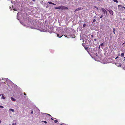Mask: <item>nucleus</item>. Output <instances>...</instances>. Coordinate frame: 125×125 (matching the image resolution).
<instances>
[{
    "label": "nucleus",
    "mask_w": 125,
    "mask_h": 125,
    "mask_svg": "<svg viewBox=\"0 0 125 125\" xmlns=\"http://www.w3.org/2000/svg\"><path fill=\"white\" fill-rule=\"evenodd\" d=\"M54 8L56 9L62 10H67L68 9V8L67 7L62 6H59L58 7H55Z\"/></svg>",
    "instance_id": "1"
},
{
    "label": "nucleus",
    "mask_w": 125,
    "mask_h": 125,
    "mask_svg": "<svg viewBox=\"0 0 125 125\" xmlns=\"http://www.w3.org/2000/svg\"><path fill=\"white\" fill-rule=\"evenodd\" d=\"M101 10L102 12L104 13V14H105V13H106V14H107V12L105 9L102 8Z\"/></svg>",
    "instance_id": "2"
},
{
    "label": "nucleus",
    "mask_w": 125,
    "mask_h": 125,
    "mask_svg": "<svg viewBox=\"0 0 125 125\" xmlns=\"http://www.w3.org/2000/svg\"><path fill=\"white\" fill-rule=\"evenodd\" d=\"M107 10L109 11L110 14L112 15H113L114 14V12L112 10H108L107 9Z\"/></svg>",
    "instance_id": "3"
},
{
    "label": "nucleus",
    "mask_w": 125,
    "mask_h": 125,
    "mask_svg": "<svg viewBox=\"0 0 125 125\" xmlns=\"http://www.w3.org/2000/svg\"><path fill=\"white\" fill-rule=\"evenodd\" d=\"M96 16H94V19L93 20V22H95L96 21Z\"/></svg>",
    "instance_id": "4"
},
{
    "label": "nucleus",
    "mask_w": 125,
    "mask_h": 125,
    "mask_svg": "<svg viewBox=\"0 0 125 125\" xmlns=\"http://www.w3.org/2000/svg\"><path fill=\"white\" fill-rule=\"evenodd\" d=\"M11 100L13 101H16V99L13 98V97H11Z\"/></svg>",
    "instance_id": "5"
},
{
    "label": "nucleus",
    "mask_w": 125,
    "mask_h": 125,
    "mask_svg": "<svg viewBox=\"0 0 125 125\" xmlns=\"http://www.w3.org/2000/svg\"><path fill=\"white\" fill-rule=\"evenodd\" d=\"M63 35H60L59 34H57V37H59V38H61L62 37V36H63Z\"/></svg>",
    "instance_id": "6"
},
{
    "label": "nucleus",
    "mask_w": 125,
    "mask_h": 125,
    "mask_svg": "<svg viewBox=\"0 0 125 125\" xmlns=\"http://www.w3.org/2000/svg\"><path fill=\"white\" fill-rule=\"evenodd\" d=\"M48 3L49 4H52V5H56L54 3H53L52 2H48Z\"/></svg>",
    "instance_id": "7"
},
{
    "label": "nucleus",
    "mask_w": 125,
    "mask_h": 125,
    "mask_svg": "<svg viewBox=\"0 0 125 125\" xmlns=\"http://www.w3.org/2000/svg\"><path fill=\"white\" fill-rule=\"evenodd\" d=\"M124 53H122L121 54V56L122 57H124Z\"/></svg>",
    "instance_id": "8"
},
{
    "label": "nucleus",
    "mask_w": 125,
    "mask_h": 125,
    "mask_svg": "<svg viewBox=\"0 0 125 125\" xmlns=\"http://www.w3.org/2000/svg\"><path fill=\"white\" fill-rule=\"evenodd\" d=\"M9 110L13 112L14 111V110L13 109L11 108L10 109H9Z\"/></svg>",
    "instance_id": "9"
},
{
    "label": "nucleus",
    "mask_w": 125,
    "mask_h": 125,
    "mask_svg": "<svg viewBox=\"0 0 125 125\" xmlns=\"http://www.w3.org/2000/svg\"><path fill=\"white\" fill-rule=\"evenodd\" d=\"M104 46L103 43H101V44H100V45L99 46V47L100 48V46Z\"/></svg>",
    "instance_id": "10"
},
{
    "label": "nucleus",
    "mask_w": 125,
    "mask_h": 125,
    "mask_svg": "<svg viewBox=\"0 0 125 125\" xmlns=\"http://www.w3.org/2000/svg\"><path fill=\"white\" fill-rule=\"evenodd\" d=\"M115 2H116V3H117L118 2V1L117 0H113Z\"/></svg>",
    "instance_id": "11"
},
{
    "label": "nucleus",
    "mask_w": 125,
    "mask_h": 125,
    "mask_svg": "<svg viewBox=\"0 0 125 125\" xmlns=\"http://www.w3.org/2000/svg\"><path fill=\"white\" fill-rule=\"evenodd\" d=\"M84 48L87 51H88V47H84Z\"/></svg>",
    "instance_id": "12"
},
{
    "label": "nucleus",
    "mask_w": 125,
    "mask_h": 125,
    "mask_svg": "<svg viewBox=\"0 0 125 125\" xmlns=\"http://www.w3.org/2000/svg\"><path fill=\"white\" fill-rule=\"evenodd\" d=\"M2 98L3 99H5V97L3 96V95H2Z\"/></svg>",
    "instance_id": "13"
},
{
    "label": "nucleus",
    "mask_w": 125,
    "mask_h": 125,
    "mask_svg": "<svg viewBox=\"0 0 125 125\" xmlns=\"http://www.w3.org/2000/svg\"><path fill=\"white\" fill-rule=\"evenodd\" d=\"M123 6H122L121 5H118V8H119V7L123 8Z\"/></svg>",
    "instance_id": "14"
},
{
    "label": "nucleus",
    "mask_w": 125,
    "mask_h": 125,
    "mask_svg": "<svg viewBox=\"0 0 125 125\" xmlns=\"http://www.w3.org/2000/svg\"><path fill=\"white\" fill-rule=\"evenodd\" d=\"M54 122L55 123H56L58 122V121L57 120H55L54 121Z\"/></svg>",
    "instance_id": "15"
},
{
    "label": "nucleus",
    "mask_w": 125,
    "mask_h": 125,
    "mask_svg": "<svg viewBox=\"0 0 125 125\" xmlns=\"http://www.w3.org/2000/svg\"><path fill=\"white\" fill-rule=\"evenodd\" d=\"M42 122H43L44 123H45V124H46L47 123V122L46 121H42Z\"/></svg>",
    "instance_id": "16"
},
{
    "label": "nucleus",
    "mask_w": 125,
    "mask_h": 125,
    "mask_svg": "<svg viewBox=\"0 0 125 125\" xmlns=\"http://www.w3.org/2000/svg\"><path fill=\"white\" fill-rule=\"evenodd\" d=\"M86 25L85 23H84L83 25V27H84Z\"/></svg>",
    "instance_id": "17"
},
{
    "label": "nucleus",
    "mask_w": 125,
    "mask_h": 125,
    "mask_svg": "<svg viewBox=\"0 0 125 125\" xmlns=\"http://www.w3.org/2000/svg\"><path fill=\"white\" fill-rule=\"evenodd\" d=\"M0 108H3V106L1 105H0Z\"/></svg>",
    "instance_id": "18"
},
{
    "label": "nucleus",
    "mask_w": 125,
    "mask_h": 125,
    "mask_svg": "<svg viewBox=\"0 0 125 125\" xmlns=\"http://www.w3.org/2000/svg\"><path fill=\"white\" fill-rule=\"evenodd\" d=\"M16 125V123H13L12 124V125Z\"/></svg>",
    "instance_id": "19"
},
{
    "label": "nucleus",
    "mask_w": 125,
    "mask_h": 125,
    "mask_svg": "<svg viewBox=\"0 0 125 125\" xmlns=\"http://www.w3.org/2000/svg\"><path fill=\"white\" fill-rule=\"evenodd\" d=\"M94 7L97 10H98V8L97 7H96L95 6H94Z\"/></svg>",
    "instance_id": "20"
},
{
    "label": "nucleus",
    "mask_w": 125,
    "mask_h": 125,
    "mask_svg": "<svg viewBox=\"0 0 125 125\" xmlns=\"http://www.w3.org/2000/svg\"><path fill=\"white\" fill-rule=\"evenodd\" d=\"M103 15H102L100 17V18H101V19L102 18H103Z\"/></svg>",
    "instance_id": "21"
},
{
    "label": "nucleus",
    "mask_w": 125,
    "mask_h": 125,
    "mask_svg": "<svg viewBox=\"0 0 125 125\" xmlns=\"http://www.w3.org/2000/svg\"><path fill=\"white\" fill-rule=\"evenodd\" d=\"M94 36V35H93L92 34L91 35V37L93 38V37Z\"/></svg>",
    "instance_id": "22"
},
{
    "label": "nucleus",
    "mask_w": 125,
    "mask_h": 125,
    "mask_svg": "<svg viewBox=\"0 0 125 125\" xmlns=\"http://www.w3.org/2000/svg\"><path fill=\"white\" fill-rule=\"evenodd\" d=\"M115 28H114L113 29V31H115Z\"/></svg>",
    "instance_id": "23"
},
{
    "label": "nucleus",
    "mask_w": 125,
    "mask_h": 125,
    "mask_svg": "<svg viewBox=\"0 0 125 125\" xmlns=\"http://www.w3.org/2000/svg\"><path fill=\"white\" fill-rule=\"evenodd\" d=\"M95 1H100L101 0H95Z\"/></svg>",
    "instance_id": "24"
},
{
    "label": "nucleus",
    "mask_w": 125,
    "mask_h": 125,
    "mask_svg": "<svg viewBox=\"0 0 125 125\" xmlns=\"http://www.w3.org/2000/svg\"><path fill=\"white\" fill-rule=\"evenodd\" d=\"M33 111L32 110L31 112V114H33Z\"/></svg>",
    "instance_id": "25"
},
{
    "label": "nucleus",
    "mask_w": 125,
    "mask_h": 125,
    "mask_svg": "<svg viewBox=\"0 0 125 125\" xmlns=\"http://www.w3.org/2000/svg\"><path fill=\"white\" fill-rule=\"evenodd\" d=\"M118 57H119L118 56H117V57H116L115 58V59H117V58H118Z\"/></svg>",
    "instance_id": "26"
},
{
    "label": "nucleus",
    "mask_w": 125,
    "mask_h": 125,
    "mask_svg": "<svg viewBox=\"0 0 125 125\" xmlns=\"http://www.w3.org/2000/svg\"><path fill=\"white\" fill-rule=\"evenodd\" d=\"M24 95H26V94L25 93H24Z\"/></svg>",
    "instance_id": "27"
},
{
    "label": "nucleus",
    "mask_w": 125,
    "mask_h": 125,
    "mask_svg": "<svg viewBox=\"0 0 125 125\" xmlns=\"http://www.w3.org/2000/svg\"><path fill=\"white\" fill-rule=\"evenodd\" d=\"M13 10L15 11H16L17 10L16 9H13Z\"/></svg>",
    "instance_id": "28"
},
{
    "label": "nucleus",
    "mask_w": 125,
    "mask_h": 125,
    "mask_svg": "<svg viewBox=\"0 0 125 125\" xmlns=\"http://www.w3.org/2000/svg\"><path fill=\"white\" fill-rule=\"evenodd\" d=\"M95 55H96V56H97V55H98V54H97V53H96L95 54Z\"/></svg>",
    "instance_id": "29"
},
{
    "label": "nucleus",
    "mask_w": 125,
    "mask_h": 125,
    "mask_svg": "<svg viewBox=\"0 0 125 125\" xmlns=\"http://www.w3.org/2000/svg\"><path fill=\"white\" fill-rule=\"evenodd\" d=\"M113 31L114 33V34H115V31Z\"/></svg>",
    "instance_id": "30"
},
{
    "label": "nucleus",
    "mask_w": 125,
    "mask_h": 125,
    "mask_svg": "<svg viewBox=\"0 0 125 125\" xmlns=\"http://www.w3.org/2000/svg\"><path fill=\"white\" fill-rule=\"evenodd\" d=\"M124 8V9H125V7H124V6H123V8Z\"/></svg>",
    "instance_id": "31"
},
{
    "label": "nucleus",
    "mask_w": 125,
    "mask_h": 125,
    "mask_svg": "<svg viewBox=\"0 0 125 125\" xmlns=\"http://www.w3.org/2000/svg\"><path fill=\"white\" fill-rule=\"evenodd\" d=\"M124 58V61L125 60V57Z\"/></svg>",
    "instance_id": "32"
},
{
    "label": "nucleus",
    "mask_w": 125,
    "mask_h": 125,
    "mask_svg": "<svg viewBox=\"0 0 125 125\" xmlns=\"http://www.w3.org/2000/svg\"><path fill=\"white\" fill-rule=\"evenodd\" d=\"M94 41H96V39H94Z\"/></svg>",
    "instance_id": "33"
},
{
    "label": "nucleus",
    "mask_w": 125,
    "mask_h": 125,
    "mask_svg": "<svg viewBox=\"0 0 125 125\" xmlns=\"http://www.w3.org/2000/svg\"><path fill=\"white\" fill-rule=\"evenodd\" d=\"M51 119L52 120H53V119L52 118H51Z\"/></svg>",
    "instance_id": "34"
},
{
    "label": "nucleus",
    "mask_w": 125,
    "mask_h": 125,
    "mask_svg": "<svg viewBox=\"0 0 125 125\" xmlns=\"http://www.w3.org/2000/svg\"><path fill=\"white\" fill-rule=\"evenodd\" d=\"M1 120H0V123H1Z\"/></svg>",
    "instance_id": "35"
},
{
    "label": "nucleus",
    "mask_w": 125,
    "mask_h": 125,
    "mask_svg": "<svg viewBox=\"0 0 125 125\" xmlns=\"http://www.w3.org/2000/svg\"><path fill=\"white\" fill-rule=\"evenodd\" d=\"M78 28H77V31H78Z\"/></svg>",
    "instance_id": "36"
},
{
    "label": "nucleus",
    "mask_w": 125,
    "mask_h": 125,
    "mask_svg": "<svg viewBox=\"0 0 125 125\" xmlns=\"http://www.w3.org/2000/svg\"><path fill=\"white\" fill-rule=\"evenodd\" d=\"M48 115H49V116H51V115H49V114H48Z\"/></svg>",
    "instance_id": "37"
},
{
    "label": "nucleus",
    "mask_w": 125,
    "mask_h": 125,
    "mask_svg": "<svg viewBox=\"0 0 125 125\" xmlns=\"http://www.w3.org/2000/svg\"><path fill=\"white\" fill-rule=\"evenodd\" d=\"M1 94H0V96H1Z\"/></svg>",
    "instance_id": "38"
},
{
    "label": "nucleus",
    "mask_w": 125,
    "mask_h": 125,
    "mask_svg": "<svg viewBox=\"0 0 125 125\" xmlns=\"http://www.w3.org/2000/svg\"><path fill=\"white\" fill-rule=\"evenodd\" d=\"M33 0V1H34V0Z\"/></svg>",
    "instance_id": "39"
},
{
    "label": "nucleus",
    "mask_w": 125,
    "mask_h": 125,
    "mask_svg": "<svg viewBox=\"0 0 125 125\" xmlns=\"http://www.w3.org/2000/svg\"><path fill=\"white\" fill-rule=\"evenodd\" d=\"M64 36H65V37H67L66 36H65V35H64Z\"/></svg>",
    "instance_id": "40"
},
{
    "label": "nucleus",
    "mask_w": 125,
    "mask_h": 125,
    "mask_svg": "<svg viewBox=\"0 0 125 125\" xmlns=\"http://www.w3.org/2000/svg\"><path fill=\"white\" fill-rule=\"evenodd\" d=\"M77 9H76V10H75V11H77Z\"/></svg>",
    "instance_id": "41"
},
{
    "label": "nucleus",
    "mask_w": 125,
    "mask_h": 125,
    "mask_svg": "<svg viewBox=\"0 0 125 125\" xmlns=\"http://www.w3.org/2000/svg\"><path fill=\"white\" fill-rule=\"evenodd\" d=\"M78 10H80V9H79V8Z\"/></svg>",
    "instance_id": "42"
}]
</instances>
